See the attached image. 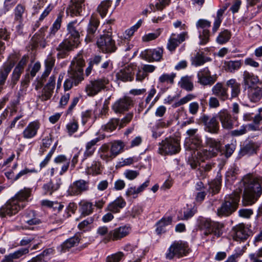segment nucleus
Returning <instances> with one entry per match:
<instances>
[{"label": "nucleus", "instance_id": "obj_1", "mask_svg": "<svg viewBox=\"0 0 262 262\" xmlns=\"http://www.w3.org/2000/svg\"><path fill=\"white\" fill-rule=\"evenodd\" d=\"M243 191V204L245 206L254 204L262 193L259 179L252 174H247L239 182L238 188L234 193L240 195Z\"/></svg>", "mask_w": 262, "mask_h": 262}, {"label": "nucleus", "instance_id": "obj_2", "mask_svg": "<svg viewBox=\"0 0 262 262\" xmlns=\"http://www.w3.org/2000/svg\"><path fill=\"white\" fill-rule=\"evenodd\" d=\"M84 64V60L81 55L75 57L72 61L68 72L69 77L64 83L66 91L70 90L73 85H77L84 79L83 67Z\"/></svg>", "mask_w": 262, "mask_h": 262}, {"label": "nucleus", "instance_id": "obj_3", "mask_svg": "<svg viewBox=\"0 0 262 262\" xmlns=\"http://www.w3.org/2000/svg\"><path fill=\"white\" fill-rule=\"evenodd\" d=\"M77 25L76 20L68 24L67 38L56 48L57 51L59 52L58 56L61 55L62 56L67 52L76 48L80 43V34L76 28Z\"/></svg>", "mask_w": 262, "mask_h": 262}, {"label": "nucleus", "instance_id": "obj_4", "mask_svg": "<svg viewBox=\"0 0 262 262\" xmlns=\"http://www.w3.org/2000/svg\"><path fill=\"white\" fill-rule=\"evenodd\" d=\"M198 228L204 231V234L206 236L209 234L219 237L223 234V228L224 225L223 223L212 221L210 219L200 216L197 219Z\"/></svg>", "mask_w": 262, "mask_h": 262}, {"label": "nucleus", "instance_id": "obj_5", "mask_svg": "<svg viewBox=\"0 0 262 262\" xmlns=\"http://www.w3.org/2000/svg\"><path fill=\"white\" fill-rule=\"evenodd\" d=\"M241 196L238 193L232 192L225 198L224 202L217 211L220 216H228L234 212L237 209Z\"/></svg>", "mask_w": 262, "mask_h": 262}, {"label": "nucleus", "instance_id": "obj_6", "mask_svg": "<svg viewBox=\"0 0 262 262\" xmlns=\"http://www.w3.org/2000/svg\"><path fill=\"white\" fill-rule=\"evenodd\" d=\"M181 150L180 140L174 138H167L159 143V153L162 155H174Z\"/></svg>", "mask_w": 262, "mask_h": 262}, {"label": "nucleus", "instance_id": "obj_7", "mask_svg": "<svg viewBox=\"0 0 262 262\" xmlns=\"http://www.w3.org/2000/svg\"><path fill=\"white\" fill-rule=\"evenodd\" d=\"M110 81L106 77L90 80L85 85V92L90 97L96 96L107 88Z\"/></svg>", "mask_w": 262, "mask_h": 262}, {"label": "nucleus", "instance_id": "obj_8", "mask_svg": "<svg viewBox=\"0 0 262 262\" xmlns=\"http://www.w3.org/2000/svg\"><path fill=\"white\" fill-rule=\"evenodd\" d=\"M189 249L187 243L182 241H175L168 248L166 257L172 259L174 257L180 258L189 253Z\"/></svg>", "mask_w": 262, "mask_h": 262}, {"label": "nucleus", "instance_id": "obj_9", "mask_svg": "<svg viewBox=\"0 0 262 262\" xmlns=\"http://www.w3.org/2000/svg\"><path fill=\"white\" fill-rule=\"evenodd\" d=\"M97 44L103 52H113L116 50L115 41L112 39L111 32H108L107 34L101 35L97 40Z\"/></svg>", "mask_w": 262, "mask_h": 262}, {"label": "nucleus", "instance_id": "obj_10", "mask_svg": "<svg viewBox=\"0 0 262 262\" xmlns=\"http://www.w3.org/2000/svg\"><path fill=\"white\" fill-rule=\"evenodd\" d=\"M25 207L24 203L17 204L16 201L11 198L0 208V216L2 217L7 216H11L17 213L19 210Z\"/></svg>", "mask_w": 262, "mask_h": 262}, {"label": "nucleus", "instance_id": "obj_11", "mask_svg": "<svg viewBox=\"0 0 262 262\" xmlns=\"http://www.w3.org/2000/svg\"><path fill=\"white\" fill-rule=\"evenodd\" d=\"M206 147L208 149H202V154L207 158H211L217 155L221 151V143L220 141L213 138H206L205 141Z\"/></svg>", "mask_w": 262, "mask_h": 262}, {"label": "nucleus", "instance_id": "obj_12", "mask_svg": "<svg viewBox=\"0 0 262 262\" xmlns=\"http://www.w3.org/2000/svg\"><path fill=\"white\" fill-rule=\"evenodd\" d=\"M216 117H210L208 115H203L200 118V121L203 123L205 130L212 134H216L219 130V123Z\"/></svg>", "mask_w": 262, "mask_h": 262}, {"label": "nucleus", "instance_id": "obj_13", "mask_svg": "<svg viewBox=\"0 0 262 262\" xmlns=\"http://www.w3.org/2000/svg\"><path fill=\"white\" fill-rule=\"evenodd\" d=\"M221 123L223 128L226 129H231L233 127L234 119L235 117H232L230 113L226 110H221L216 115Z\"/></svg>", "mask_w": 262, "mask_h": 262}, {"label": "nucleus", "instance_id": "obj_14", "mask_svg": "<svg viewBox=\"0 0 262 262\" xmlns=\"http://www.w3.org/2000/svg\"><path fill=\"white\" fill-rule=\"evenodd\" d=\"M163 54L161 48L149 49L142 51L140 54L142 59L148 62L159 61L161 60Z\"/></svg>", "mask_w": 262, "mask_h": 262}, {"label": "nucleus", "instance_id": "obj_15", "mask_svg": "<svg viewBox=\"0 0 262 262\" xmlns=\"http://www.w3.org/2000/svg\"><path fill=\"white\" fill-rule=\"evenodd\" d=\"M243 78L242 84L245 91H248L249 89L256 86V85L259 82L257 76L254 75L253 73H249L247 71L243 72Z\"/></svg>", "mask_w": 262, "mask_h": 262}, {"label": "nucleus", "instance_id": "obj_16", "mask_svg": "<svg viewBox=\"0 0 262 262\" xmlns=\"http://www.w3.org/2000/svg\"><path fill=\"white\" fill-rule=\"evenodd\" d=\"M85 0H71L70 5L67 9V13L71 16H82Z\"/></svg>", "mask_w": 262, "mask_h": 262}, {"label": "nucleus", "instance_id": "obj_17", "mask_svg": "<svg viewBox=\"0 0 262 262\" xmlns=\"http://www.w3.org/2000/svg\"><path fill=\"white\" fill-rule=\"evenodd\" d=\"M198 82L204 85L213 84L216 81L215 76H211L208 68H205L199 71L197 74Z\"/></svg>", "mask_w": 262, "mask_h": 262}, {"label": "nucleus", "instance_id": "obj_18", "mask_svg": "<svg viewBox=\"0 0 262 262\" xmlns=\"http://www.w3.org/2000/svg\"><path fill=\"white\" fill-rule=\"evenodd\" d=\"M135 66L130 64L120 70L117 74V79L123 82L132 81L134 79Z\"/></svg>", "mask_w": 262, "mask_h": 262}, {"label": "nucleus", "instance_id": "obj_19", "mask_svg": "<svg viewBox=\"0 0 262 262\" xmlns=\"http://www.w3.org/2000/svg\"><path fill=\"white\" fill-rule=\"evenodd\" d=\"M130 231V228L129 226H123L117 228L109 232L107 241L111 239L113 241L120 240L121 238L127 236Z\"/></svg>", "mask_w": 262, "mask_h": 262}, {"label": "nucleus", "instance_id": "obj_20", "mask_svg": "<svg viewBox=\"0 0 262 262\" xmlns=\"http://www.w3.org/2000/svg\"><path fill=\"white\" fill-rule=\"evenodd\" d=\"M211 92L212 95L217 97L222 101H225L229 99L228 88L221 82H217L213 86Z\"/></svg>", "mask_w": 262, "mask_h": 262}, {"label": "nucleus", "instance_id": "obj_21", "mask_svg": "<svg viewBox=\"0 0 262 262\" xmlns=\"http://www.w3.org/2000/svg\"><path fill=\"white\" fill-rule=\"evenodd\" d=\"M133 105V101L129 97H124L115 102L112 106L114 111L116 113H122L128 110L129 107Z\"/></svg>", "mask_w": 262, "mask_h": 262}, {"label": "nucleus", "instance_id": "obj_22", "mask_svg": "<svg viewBox=\"0 0 262 262\" xmlns=\"http://www.w3.org/2000/svg\"><path fill=\"white\" fill-rule=\"evenodd\" d=\"M88 189V182L80 180L74 182L69 188L68 191L71 195H78Z\"/></svg>", "mask_w": 262, "mask_h": 262}, {"label": "nucleus", "instance_id": "obj_23", "mask_svg": "<svg viewBox=\"0 0 262 262\" xmlns=\"http://www.w3.org/2000/svg\"><path fill=\"white\" fill-rule=\"evenodd\" d=\"M233 238L236 241H244L250 236L251 231L244 224H239L233 228Z\"/></svg>", "mask_w": 262, "mask_h": 262}, {"label": "nucleus", "instance_id": "obj_24", "mask_svg": "<svg viewBox=\"0 0 262 262\" xmlns=\"http://www.w3.org/2000/svg\"><path fill=\"white\" fill-rule=\"evenodd\" d=\"M29 252L28 248H21L5 256L1 262H17V260Z\"/></svg>", "mask_w": 262, "mask_h": 262}, {"label": "nucleus", "instance_id": "obj_25", "mask_svg": "<svg viewBox=\"0 0 262 262\" xmlns=\"http://www.w3.org/2000/svg\"><path fill=\"white\" fill-rule=\"evenodd\" d=\"M40 127L37 121H33L27 125L23 132V136L25 139H31L35 137Z\"/></svg>", "mask_w": 262, "mask_h": 262}, {"label": "nucleus", "instance_id": "obj_26", "mask_svg": "<svg viewBox=\"0 0 262 262\" xmlns=\"http://www.w3.org/2000/svg\"><path fill=\"white\" fill-rule=\"evenodd\" d=\"M247 96L252 102L257 103L262 100V86H256L247 91Z\"/></svg>", "mask_w": 262, "mask_h": 262}, {"label": "nucleus", "instance_id": "obj_27", "mask_svg": "<svg viewBox=\"0 0 262 262\" xmlns=\"http://www.w3.org/2000/svg\"><path fill=\"white\" fill-rule=\"evenodd\" d=\"M201 152V150L193 151L191 156L189 157L188 162L192 168H195L200 161L203 162L207 159Z\"/></svg>", "mask_w": 262, "mask_h": 262}, {"label": "nucleus", "instance_id": "obj_28", "mask_svg": "<svg viewBox=\"0 0 262 262\" xmlns=\"http://www.w3.org/2000/svg\"><path fill=\"white\" fill-rule=\"evenodd\" d=\"M31 190L30 188H24L23 189L19 190L12 199L16 201L17 204L24 203L26 205V202L30 196Z\"/></svg>", "mask_w": 262, "mask_h": 262}, {"label": "nucleus", "instance_id": "obj_29", "mask_svg": "<svg viewBox=\"0 0 262 262\" xmlns=\"http://www.w3.org/2000/svg\"><path fill=\"white\" fill-rule=\"evenodd\" d=\"M54 161L56 164L55 166H57L58 168L61 166V170L59 172L60 175H62L68 169L70 160L68 159L65 156L59 155L54 159Z\"/></svg>", "mask_w": 262, "mask_h": 262}, {"label": "nucleus", "instance_id": "obj_30", "mask_svg": "<svg viewBox=\"0 0 262 262\" xmlns=\"http://www.w3.org/2000/svg\"><path fill=\"white\" fill-rule=\"evenodd\" d=\"M80 238L77 235L70 237L64 242L60 246L61 251L65 252L71 248L77 246L79 243Z\"/></svg>", "mask_w": 262, "mask_h": 262}, {"label": "nucleus", "instance_id": "obj_31", "mask_svg": "<svg viewBox=\"0 0 262 262\" xmlns=\"http://www.w3.org/2000/svg\"><path fill=\"white\" fill-rule=\"evenodd\" d=\"M202 143L200 136L193 138H185V147L187 150L196 151Z\"/></svg>", "mask_w": 262, "mask_h": 262}, {"label": "nucleus", "instance_id": "obj_32", "mask_svg": "<svg viewBox=\"0 0 262 262\" xmlns=\"http://www.w3.org/2000/svg\"><path fill=\"white\" fill-rule=\"evenodd\" d=\"M99 25V21L97 17H91L88 29V35L85 38L86 41H91L93 35L95 33Z\"/></svg>", "mask_w": 262, "mask_h": 262}, {"label": "nucleus", "instance_id": "obj_33", "mask_svg": "<svg viewBox=\"0 0 262 262\" xmlns=\"http://www.w3.org/2000/svg\"><path fill=\"white\" fill-rule=\"evenodd\" d=\"M226 85L231 89V99L236 98L241 93V84L235 79H231L226 82Z\"/></svg>", "mask_w": 262, "mask_h": 262}, {"label": "nucleus", "instance_id": "obj_34", "mask_svg": "<svg viewBox=\"0 0 262 262\" xmlns=\"http://www.w3.org/2000/svg\"><path fill=\"white\" fill-rule=\"evenodd\" d=\"M125 205L126 202L122 198H118L115 201L109 204L107 206V210L113 213L118 212L120 209L123 208Z\"/></svg>", "mask_w": 262, "mask_h": 262}, {"label": "nucleus", "instance_id": "obj_35", "mask_svg": "<svg viewBox=\"0 0 262 262\" xmlns=\"http://www.w3.org/2000/svg\"><path fill=\"white\" fill-rule=\"evenodd\" d=\"M142 22V19H139L135 25L126 29L123 33L122 35L119 37L122 39L129 40L130 38L134 35L135 32L140 27Z\"/></svg>", "mask_w": 262, "mask_h": 262}, {"label": "nucleus", "instance_id": "obj_36", "mask_svg": "<svg viewBox=\"0 0 262 262\" xmlns=\"http://www.w3.org/2000/svg\"><path fill=\"white\" fill-rule=\"evenodd\" d=\"M24 116V113H21L20 114L17 115L11 121L10 123L9 126L6 129L5 131V134H8L9 130L12 129L14 128L16 123L19 121L17 124V127L18 128L23 127L26 124V121L24 119H21V118Z\"/></svg>", "mask_w": 262, "mask_h": 262}, {"label": "nucleus", "instance_id": "obj_37", "mask_svg": "<svg viewBox=\"0 0 262 262\" xmlns=\"http://www.w3.org/2000/svg\"><path fill=\"white\" fill-rule=\"evenodd\" d=\"M100 140V138H96L88 142L85 145V150L84 152L85 158L89 157L93 155L95 151V146Z\"/></svg>", "mask_w": 262, "mask_h": 262}, {"label": "nucleus", "instance_id": "obj_38", "mask_svg": "<svg viewBox=\"0 0 262 262\" xmlns=\"http://www.w3.org/2000/svg\"><path fill=\"white\" fill-rule=\"evenodd\" d=\"M172 222V217L168 216L163 217L157 223L156 232L160 234L166 231V226L170 225Z\"/></svg>", "mask_w": 262, "mask_h": 262}, {"label": "nucleus", "instance_id": "obj_39", "mask_svg": "<svg viewBox=\"0 0 262 262\" xmlns=\"http://www.w3.org/2000/svg\"><path fill=\"white\" fill-rule=\"evenodd\" d=\"M241 66L242 63L241 60H230L225 61L224 67L226 71L233 73L235 71L238 70L241 67Z\"/></svg>", "mask_w": 262, "mask_h": 262}, {"label": "nucleus", "instance_id": "obj_40", "mask_svg": "<svg viewBox=\"0 0 262 262\" xmlns=\"http://www.w3.org/2000/svg\"><path fill=\"white\" fill-rule=\"evenodd\" d=\"M80 211L81 215L83 216L89 215L93 212V204L91 202L83 201L79 203Z\"/></svg>", "mask_w": 262, "mask_h": 262}, {"label": "nucleus", "instance_id": "obj_41", "mask_svg": "<svg viewBox=\"0 0 262 262\" xmlns=\"http://www.w3.org/2000/svg\"><path fill=\"white\" fill-rule=\"evenodd\" d=\"M196 212L193 208H184L179 212L178 218L181 220H187L192 217Z\"/></svg>", "mask_w": 262, "mask_h": 262}, {"label": "nucleus", "instance_id": "obj_42", "mask_svg": "<svg viewBox=\"0 0 262 262\" xmlns=\"http://www.w3.org/2000/svg\"><path fill=\"white\" fill-rule=\"evenodd\" d=\"M60 185L61 180L59 179V181L55 184L50 181L45 184L43 186V188L45 193H49L50 195H51L54 191H56L59 189Z\"/></svg>", "mask_w": 262, "mask_h": 262}, {"label": "nucleus", "instance_id": "obj_43", "mask_svg": "<svg viewBox=\"0 0 262 262\" xmlns=\"http://www.w3.org/2000/svg\"><path fill=\"white\" fill-rule=\"evenodd\" d=\"M25 220L29 225H37L40 222V220L36 217L35 212L32 210H29L26 212Z\"/></svg>", "mask_w": 262, "mask_h": 262}, {"label": "nucleus", "instance_id": "obj_44", "mask_svg": "<svg viewBox=\"0 0 262 262\" xmlns=\"http://www.w3.org/2000/svg\"><path fill=\"white\" fill-rule=\"evenodd\" d=\"M238 171V169L235 167L229 169L225 175L226 182L229 184H232L236 179Z\"/></svg>", "mask_w": 262, "mask_h": 262}, {"label": "nucleus", "instance_id": "obj_45", "mask_svg": "<svg viewBox=\"0 0 262 262\" xmlns=\"http://www.w3.org/2000/svg\"><path fill=\"white\" fill-rule=\"evenodd\" d=\"M181 88L186 90L187 91H192L193 88V85L190 77L185 76L181 78L179 82Z\"/></svg>", "mask_w": 262, "mask_h": 262}, {"label": "nucleus", "instance_id": "obj_46", "mask_svg": "<svg viewBox=\"0 0 262 262\" xmlns=\"http://www.w3.org/2000/svg\"><path fill=\"white\" fill-rule=\"evenodd\" d=\"M124 147L123 142L120 141H118L114 142L111 146V151L112 157H116L122 151Z\"/></svg>", "mask_w": 262, "mask_h": 262}, {"label": "nucleus", "instance_id": "obj_47", "mask_svg": "<svg viewBox=\"0 0 262 262\" xmlns=\"http://www.w3.org/2000/svg\"><path fill=\"white\" fill-rule=\"evenodd\" d=\"M230 37L231 33L227 30H224L219 33L216 41L219 44L223 45L228 41Z\"/></svg>", "mask_w": 262, "mask_h": 262}, {"label": "nucleus", "instance_id": "obj_48", "mask_svg": "<svg viewBox=\"0 0 262 262\" xmlns=\"http://www.w3.org/2000/svg\"><path fill=\"white\" fill-rule=\"evenodd\" d=\"M111 0H104L102 1L97 8V11L101 16H105L107 12L108 8L111 6Z\"/></svg>", "mask_w": 262, "mask_h": 262}, {"label": "nucleus", "instance_id": "obj_49", "mask_svg": "<svg viewBox=\"0 0 262 262\" xmlns=\"http://www.w3.org/2000/svg\"><path fill=\"white\" fill-rule=\"evenodd\" d=\"M206 61L203 53L197 52L191 58L192 64L196 67L203 64Z\"/></svg>", "mask_w": 262, "mask_h": 262}, {"label": "nucleus", "instance_id": "obj_50", "mask_svg": "<svg viewBox=\"0 0 262 262\" xmlns=\"http://www.w3.org/2000/svg\"><path fill=\"white\" fill-rule=\"evenodd\" d=\"M119 120L112 119L106 124L102 126L103 130L106 132H112L115 130L118 125H119Z\"/></svg>", "mask_w": 262, "mask_h": 262}, {"label": "nucleus", "instance_id": "obj_51", "mask_svg": "<svg viewBox=\"0 0 262 262\" xmlns=\"http://www.w3.org/2000/svg\"><path fill=\"white\" fill-rule=\"evenodd\" d=\"M124 257V254L121 251L107 256L106 262H119Z\"/></svg>", "mask_w": 262, "mask_h": 262}, {"label": "nucleus", "instance_id": "obj_52", "mask_svg": "<svg viewBox=\"0 0 262 262\" xmlns=\"http://www.w3.org/2000/svg\"><path fill=\"white\" fill-rule=\"evenodd\" d=\"M55 87L45 85L43 88V94H42L40 98L42 101H46L49 99L53 93Z\"/></svg>", "mask_w": 262, "mask_h": 262}, {"label": "nucleus", "instance_id": "obj_53", "mask_svg": "<svg viewBox=\"0 0 262 262\" xmlns=\"http://www.w3.org/2000/svg\"><path fill=\"white\" fill-rule=\"evenodd\" d=\"M175 77L176 74L174 73H171L170 74H163L159 78V81L162 83L167 82L173 84Z\"/></svg>", "mask_w": 262, "mask_h": 262}, {"label": "nucleus", "instance_id": "obj_54", "mask_svg": "<svg viewBox=\"0 0 262 262\" xmlns=\"http://www.w3.org/2000/svg\"><path fill=\"white\" fill-rule=\"evenodd\" d=\"M210 31L208 29H204L202 32H200L199 38L200 39V45H205L209 40Z\"/></svg>", "mask_w": 262, "mask_h": 262}, {"label": "nucleus", "instance_id": "obj_55", "mask_svg": "<svg viewBox=\"0 0 262 262\" xmlns=\"http://www.w3.org/2000/svg\"><path fill=\"white\" fill-rule=\"evenodd\" d=\"M9 34L5 29H0V54H2L5 49L4 43L2 40H7L9 38Z\"/></svg>", "mask_w": 262, "mask_h": 262}, {"label": "nucleus", "instance_id": "obj_56", "mask_svg": "<svg viewBox=\"0 0 262 262\" xmlns=\"http://www.w3.org/2000/svg\"><path fill=\"white\" fill-rule=\"evenodd\" d=\"M111 151L109 152L108 147L106 146H102V151L101 154V158L106 161H108L115 157L112 156Z\"/></svg>", "mask_w": 262, "mask_h": 262}, {"label": "nucleus", "instance_id": "obj_57", "mask_svg": "<svg viewBox=\"0 0 262 262\" xmlns=\"http://www.w3.org/2000/svg\"><path fill=\"white\" fill-rule=\"evenodd\" d=\"M249 257L252 262H262V247L256 252L250 254Z\"/></svg>", "mask_w": 262, "mask_h": 262}, {"label": "nucleus", "instance_id": "obj_58", "mask_svg": "<svg viewBox=\"0 0 262 262\" xmlns=\"http://www.w3.org/2000/svg\"><path fill=\"white\" fill-rule=\"evenodd\" d=\"M194 98L195 96L194 95L191 94H188L186 96L180 99L178 102H177L175 104V105L176 107L180 106L190 101Z\"/></svg>", "mask_w": 262, "mask_h": 262}, {"label": "nucleus", "instance_id": "obj_59", "mask_svg": "<svg viewBox=\"0 0 262 262\" xmlns=\"http://www.w3.org/2000/svg\"><path fill=\"white\" fill-rule=\"evenodd\" d=\"M55 62V58L51 54H49L45 61V69L52 71L54 66Z\"/></svg>", "mask_w": 262, "mask_h": 262}, {"label": "nucleus", "instance_id": "obj_60", "mask_svg": "<svg viewBox=\"0 0 262 262\" xmlns=\"http://www.w3.org/2000/svg\"><path fill=\"white\" fill-rule=\"evenodd\" d=\"M134 113L133 112L127 113L125 116L120 121L119 120V127H123L126 126L133 119Z\"/></svg>", "mask_w": 262, "mask_h": 262}, {"label": "nucleus", "instance_id": "obj_61", "mask_svg": "<svg viewBox=\"0 0 262 262\" xmlns=\"http://www.w3.org/2000/svg\"><path fill=\"white\" fill-rule=\"evenodd\" d=\"M179 42L177 39L171 36L169 39L167 43V49L170 51H173L176 49V48L179 46Z\"/></svg>", "mask_w": 262, "mask_h": 262}, {"label": "nucleus", "instance_id": "obj_62", "mask_svg": "<svg viewBox=\"0 0 262 262\" xmlns=\"http://www.w3.org/2000/svg\"><path fill=\"white\" fill-rule=\"evenodd\" d=\"M139 174V172L136 170H126L124 172V175L128 180H133L136 179Z\"/></svg>", "mask_w": 262, "mask_h": 262}, {"label": "nucleus", "instance_id": "obj_63", "mask_svg": "<svg viewBox=\"0 0 262 262\" xmlns=\"http://www.w3.org/2000/svg\"><path fill=\"white\" fill-rule=\"evenodd\" d=\"M159 32H156L155 33H148L144 35L142 38V41L143 42H148L156 39L160 35Z\"/></svg>", "mask_w": 262, "mask_h": 262}, {"label": "nucleus", "instance_id": "obj_64", "mask_svg": "<svg viewBox=\"0 0 262 262\" xmlns=\"http://www.w3.org/2000/svg\"><path fill=\"white\" fill-rule=\"evenodd\" d=\"M78 128V123L75 121L69 122L67 125V129H68V132L70 135L75 133L77 130Z\"/></svg>", "mask_w": 262, "mask_h": 262}]
</instances>
